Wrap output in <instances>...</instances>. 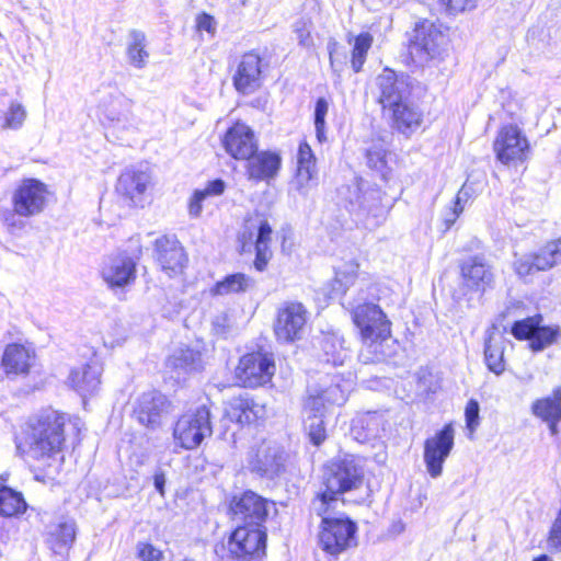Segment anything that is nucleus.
<instances>
[{"label": "nucleus", "mask_w": 561, "mask_h": 561, "mask_svg": "<svg viewBox=\"0 0 561 561\" xmlns=\"http://www.w3.org/2000/svg\"><path fill=\"white\" fill-rule=\"evenodd\" d=\"M376 84L379 90V103L383 108H391L400 103L407 101L410 95V87L407 79L399 77L391 69H383L377 77Z\"/></svg>", "instance_id": "19"}, {"label": "nucleus", "mask_w": 561, "mask_h": 561, "mask_svg": "<svg viewBox=\"0 0 561 561\" xmlns=\"http://www.w3.org/2000/svg\"><path fill=\"white\" fill-rule=\"evenodd\" d=\"M503 344L504 339L501 335H491L485 341L484 360L488 368L495 375H501L505 370Z\"/></svg>", "instance_id": "37"}, {"label": "nucleus", "mask_w": 561, "mask_h": 561, "mask_svg": "<svg viewBox=\"0 0 561 561\" xmlns=\"http://www.w3.org/2000/svg\"><path fill=\"white\" fill-rule=\"evenodd\" d=\"M321 348L324 360L334 366L343 365L348 357V352L344 346V340L336 334H327L322 337Z\"/></svg>", "instance_id": "39"}, {"label": "nucleus", "mask_w": 561, "mask_h": 561, "mask_svg": "<svg viewBox=\"0 0 561 561\" xmlns=\"http://www.w3.org/2000/svg\"><path fill=\"white\" fill-rule=\"evenodd\" d=\"M359 264L355 261H347L335 271V283L340 285L339 290L343 294L354 284L358 276Z\"/></svg>", "instance_id": "42"}, {"label": "nucleus", "mask_w": 561, "mask_h": 561, "mask_svg": "<svg viewBox=\"0 0 561 561\" xmlns=\"http://www.w3.org/2000/svg\"><path fill=\"white\" fill-rule=\"evenodd\" d=\"M255 282L243 273H236L226 276L215 284L211 289L214 295H230L245 293L254 287Z\"/></svg>", "instance_id": "36"}, {"label": "nucleus", "mask_w": 561, "mask_h": 561, "mask_svg": "<svg viewBox=\"0 0 561 561\" xmlns=\"http://www.w3.org/2000/svg\"><path fill=\"white\" fill-rule=\"evenodd\" d=\"M266 528L238 526L228 541L231 561H261L266 548Z\"/></svg>", "instance_id": "6"}, {"label": "nucleus", "mask_w": 561, "mask_h": 561, "mask_svg": "<svg viewBox=\"0 0 561 561\" xmlns=\"http://www.w3.org/2000/svg\"><path fill=\"white\" fill-rule=\"evenodd\" d=\"M358 216L367 219V225L378 226L383 220L388 207L382 204V196L378 190H369L358 197Z\"/></svg>", "instance_id": "29"}, {"label": "nucleus", "mask_w": 561, "mask_h": 561, "mask_svg": "<svg viewBox=\"0 0 561 561\" xmlns=\"http://www.w3.org/2000/svg\"><path fill=\"white\" fill-rule=\"evenodd\" d=\"M27 116V112L25 107L16 101H12L9 105V108L4 115V123L2 128L4 129H20Z\"/></svg>", "instance_id": "43"}, {"label": "nucleus", "mask_w": 561, "mask_h": 561, "mask_svg": "<svg viewBox=\"0 0 561 561\" xmlns=\"http://www.w3.org/2000/svg\"><path fill=\"white\" fill-rule=\"evenodd\" d=\"M462 285L471 291L485 293L493 288L495 275L493 266L481 255H472L460 264Z\"/></svg>", "instance_id": "17"}, {"label": "nucleus", "mask_w": 561, "mask_h": 561, "mask_svg": "<svg viewBox=\"0 0 561 561\" xmlns=\"http://www.w3.org/2000/svg\"><path fill=\"white\" fill-rule=\"evenodd\" d=\"M455 431L451 424H446L434 436L424 443V462L428 474L438 478L443 473V465L454 447Z\"/></svg>", "instance_id": "15"}, {"label": "nucleus", "mask_w": 561, "mask_h": 561, "mask_svg": "<svg viewBox=\"0 0 561 561\" xmlns=\"http://www.w3.org/2000/svg\"><path fill=\"white\" fill-rule=\"evenodd\" d=\"M146 47V34L139 30L129 31L126 55L128 62L133 67L137 69H142L146 67L149 58V53Z\"/></svg>", "instance_id": "34"}, {"label": "nucleus", "mask_w": 561, "mask_h": 561, "mask_svg": "<svg viewBox=\"0 0 561 561\" xmlns=\"http://www.w3.org/2000/svg\"><path fill=\"white\" fill-rule=\"evenodd\" d=\"M275 373V363L270 354L256 352L240 358L237 377L244 387L255 388L271 381Z\"/></svg>", "instance_id": "11"}, {"label": "nucleus", "mask_w": 561, "mask_h": 561, "mask_svg": "<svg viewBox=\"0 0 561 561\" xmlns=\"http://www.w3.org/2000/svg\"><path fill=\"white\" fill-rule=\"evenodd\" d=\"M247 161L248 179L256 182L270 183L276 178L282 165L280 156L272 151H256Z\"/></svg>", "instance_id": "24"}, {"label": "nucleus", "mask_w": 561, "mask_h": 561, "mask_svg": "<svg viewBox=\"0 0 561 561\" xmlns=\"http://www.w3.org/2000/svg\"><path fill=\"white\" fill-rule=\"evenodd\" d=\"M27 504L21 492L7 485H0V515L16 516L26 511Z\"/></svg>", "instance_id": "38"}, {"label": "nucleus", "mask_w": 561, "mask_h": 561, "mask_svg": "<svg viewBox=\"0 0 561 561\" xmlns=\"http://www.w3.org/2000/svg\"><path fill=\"white\" fill-rule=\"evenodd\" d=\"M364 482V469L352 456L330 461L323 468L322 483L334 495L357 490Z\"/></svg>", "instance_id": "4"}, {"label": "nucleus", "mask_w": 561, "mask_h": 561, "mask_svg": "<svg viewBox=\"0 0 561 561\" xmlns=\"http://www.w3.org/2000/svg\"><path fill=\"white\" fill-rule=\"evenodd\" d=\"M559 335V328L541 327L538 324V329L531 339L530 347L535 352L542 351L547 346L556 342Z\"/></svg>", "instance_id": "44"}, {"label": "nucleus", "mask_w": 561, "mask_h": 561, "mask_svg": "<svg viewBox=\"0 0 561 561\" xmlns=\"http://www.w3.org/2000/svg\"><path fill=\"white\" fill-rule=\"evenodd\" d=\"M446 44V35L428 20L415 24L410 44L411 55L421 60H427L438 56Z\"/></svg>", "instance_id": "13"}, {"label": "nucleus", "mask_w": 561, "mask_h": 561, "mask_svg": "<svg viewBox=\"0 0 561 561\" xmlns=\"http://www.w3.org/2000/svg\"><path fill=\"white\" fill-rule=\"evenodd\" d=\"M271 234H272V228H271L270 224L266 220L261 221V224L257 228L255 247L263 245L264 248H270Z\"/></svg>", "instance_id": "60"}, {"label": "nucleus", "mask_w": 561, "mask_h": 561, "mask_svg": "<svg viewBox=\"0 0 561 561\" xmlns=\"http://www.w3.org/2000/svg\"><path fill=\"white\" fill-rule=\"evenodd\" d=\"M169 407L170 402L164 394L151 390L138 397L134 414L141 425L156 430L161 425L162 417L168 413Z\"/></svg>", "instance_id": "18"}, {"label": "nucleus", "mask_w": 561, "mask_h": 561, "mask_svg": "<svg viewBox=\"0 0 561 561\" xmlns=\"http://www.w3.org/2000/svg\"><path fill=\"white\" fill-rule=\"evenodd\" d=\"M305 430L310 442L314 446H320L327 438L324 426V413H306Z\"/></svg>", "instance_id": "41"}, {"label": "nucleus", "mask_w": 561, "mask_h": 561, "mask_svg": "<svg viewBox=\"0 0 561 561\" xmlns=\"http://www.w3.org/2000/svg\"><path fill=\"white\" fill-rule=\"evenodd\" d=\"M167 366L175 374V378L180 380L187 374L201 371L204 368V359L198 351L181 348L168 358Z\"/></svg>", "instance_id": "26"}, {"label": "nucleus", "mask_w": 561, "mask_h": 561, "mask_svg": "<svg viewBox=\"0 0 561 561\" xmlns=\"http://www.w3.org/2000/svg\"><path fill=\"white\" fill-rule=\"evenodd\" d=\"M390 110L392 112L393 127L404 135L412 134L422 124L423 113L408 101H404Z\"/></svg>", "instance_id": "30"}, {"label": "nucleus", "mask_w": 561, "mask_h": 561, "mask_svg": "<svg viewBox=\"0 0 561 561\" xmlns=\"http://www.w3.org/2000/svg\"><path fill=\"white\" fill-rule=\"evenodd\" d=\"M308 311L301 302L285 301L277 310L274 333L282 342L300 340L307 323Z\"/></svg>", "instance_id": "9"}, {"label": "nucleus", "mask_w": 561, "mask_h": 561, "mask_svg": "<svg viewBox=\"0 0 561 561\" xmlns=\"http://www.w3.org/2000/svg\"><path fill=\"white\" fill-rule=\"evenodd\" d=\"M206 198L205 193L201 190H196L188 201V214L193 218L201 216L203 210V202Z\"/></svg>", "instance_id": "58"}, {"label": "nucleus", "mask_w": 561, "mask_h": 561, "mask_svg": "<svg viewBox=\"0 0 561 561\" xmlns=\"http://www.w3.org/2000/svg\"><path fill=\"white\" fill-rule=\"evenodd\" d=\"M327 48L331 69L334 75L340 77L346 64V53L334 38L328 41Z\"/></svg>", "instance_id": "45"}, {"label": "nucleus", "mask_w": 561, "mask_h": 561, "mask_svg": "<svg viewBox=\"0 0 561 561\" xmlns=\"http://www.w3.org/2000/svg\"><path fill=\"white\" fill-rule=\"evenodd\" d=\"M137 257L126 252L106 256L101 266V276L111 289L126 288L135 283Z\"/></svg>", "instance_id": "12"}, {"label": "nucleus", "mask_w": 561, "mask_h": 561, "mask_svg": "<svg viewBox=\"0 0 561 561\" xmlns=\"http://www.w3.org/2000/svg\"><path fill=\"white\" fill-rule=\"evenodd\" d=\"M469 197V187L465 184L458 191L453 208H450L444 217L445 230H448L455 224L459 215L463 211V203H466Z\"/></svg>", "instance_id": "46"}, {"label": "nucleus", "mask_w": 561, "mask_h": 561, "mask_svg": "<svg viewBox=\"0 0 561 561\" xmlns=\"http://www.w3.org/2000/svg\"><path fill=\"white\" fill-rule=\"evenodd\" d=\"M540 321V316L529 317L524 320L516 321L512 327V334L518 340L531 341Z\"/></svg>", "instance_id": "47"}, {"label": "nucleus", "mask_w": 561, "mask_h": 561, "mask_svg": "<svg viewBox=\"0 0 561 561\" xmlns=\"http://www.w3.org/2000/svg\"><path fill=\"white\" fill-rule=\"evenodd\" d=\"M154 247L157 261L164 272L171 275L183 270L187 259L176 238L163 236L156 240Z\"/></svg>", "instance_id": "23"}, {"label": "nucleus", "mask_w": 561, "mask_h": 561, "mask_svg": "<svg viewBox=\"0 0 561 561\" xmlns=\"http://www.w3.org/2000/svg\"><path fill=\"white\" fill-rule=\"evenodd\" d=\"M329 111V102L324 98H319L314 106V128L316 135L320 142L327 139L325 137V116Z\"/></svg>", "instance_id": "48"}, {"label": "nucleus", "mask_w": 561, "mask_h": 561, "mask_svg": "<svg viewBox=\"0 0 561 561\" xmlns=\"http://www.w3.org/2000/svg\"><path fill=\"white\" fill-rule=\"evenodd\" d=\"M197 31L207 32L210 36H215L217 30V22L215 18L206 12H202L196 16Z\"/></svg>", "instance_id": "57"}, {"label": "nucleus", "mask_w": 561, "mask_h": 561, "mask_svg": "<svg viewBox=\"0 0 561 561\" xmlns=\"http://www.w3.org/2000/svg\"><path fill=\"white\" fill-rule=\"evenodd\" d=\"M496 158L504 164L523 162L527 159L530 147L526 136L516 125L501 128L493 144Z\"/></svg>", "instance_id": "14"}, {"label": "nucleus", "mask_w": 561, "mask_h": 561, "mask_svg": "<svg viewBox=\"0 0 561 561\" xmlns=\"http://www.w3.org/2000/svg\"><path fill=\"white\" fill-rule=\"evenodd\" d=\"M549 244V249H551L552 252H550V254H552V256L556 259L557 263L560 264L561 263V238L554 240V241H551V242H548Z\"/></svg>", "instance_id": "64"}, {"label": "nucleus", "mask_w": 561, "mask_h": 561, "mask_svg": "<svg viewBox=\"0 0 561 561\" xmlns=\"http://www.w3.org/2000/svg\"><path fill=\"white\" fill-rule=\"evenodd\" d=\"M47 195L44 183L36 179H26L13 192L12 206L20 217H33L45 209Z\"/></svg>", "instance_id": "10"}, {"label": "nucleus", "mask_w": 561, "mask_h": 561, "mask_svg": "<svg viewBox=\"0 0 561 561\" xmlns=\"http://www.w3.org/2000/svg\"><path fill=\"white\" fill-rule=\"evenodd\" d=\"M261 57L253 51L241 57L232 77L236 90L242 94H251L262 84Z\"/></svg>", "instance_id": "21"}, {"label": "nucleus", "mask_w": 561, "mask_h": 561, "mask_svg": "<svg viewBox=\"0 0 561 561\" xmlns=\"http://www.w3.org/2000/svg\"><path fill=\"white\" fill-rule=\"evenodd\" d=\"M271 255L272 253L270 251V248H264L263 245L255 247L254 267L259 272H263L267 266Z\"/></svg>", "instance_id": "61"}, {"label": "nucleus", "mask_w": 561, "mask_h": 561, "mask_svg": "<svg viewBox=\"0 0 561 561\" xmlns=\"http://www.w3.org/2000/svg\"><path fill=\"white\" fill-rule=\"evenodd\" d=\"M225 187H226V183L220 179H216L214 181H210L207 184V186L201 191L205 193L206 197L209 195L218 196L224 193Z\"/></svg>", "instance_id": "63"}, {"label": "nucleus", "mask_w": 561, "mask_h": 561, "mask_svg": "<svg viewBox=\"0 0 561 561\" xmlns=\"http://www.w3.org/2000/svg\"><path fill=\"white\" fill-rule=\"evenodd\" d=\"M267 501L252 491H245L240 496H234L230 511L233 519L245 526L265 527L268 515Z\"/></svg>", "instance_id": "16"}, {"label": "nucleus", "mask_w": 561, "mask_h": 561, "mask_svg": "<svg viewBox=\"0 0 561 561\" xmlns=\"http://www.w3.org/2000/svg\"><path fill=\"white\" fill-rule=\"evenodd\" d=\"M480 413V405L477 400L470 399L466 405L465 410V417H466V425L467 428L473 433L477 427L479 426V416Z\"/></svg>", "instance_id": "56"}, {"label": "nucleus", "mask_w": 561, "mask_h": 561, "mask_svg": "<svg viewBox=\"0 0 561 561\" xmlns=\"http://www.w3.org/2000/svg\"><path fill=\"white\" fill-rule=\"evenodd\" d=\"M531 412L542 421L561 419V387L554 388L551 396L535 400Z\"/></svg>", "instance_id": "35"}, {"label": "nucleus", "mask_w": 561, "mask_h": 561, "mask_svg": "<svg viewBox=\"0 0 561 561\" xmlns=\"http://www.w3.org/2000/svg\"><path fill=\"white\" fill-rule=\"evenodd\" d=\"M550 252L552 251L549 249V244L547 243L537 253L530 254L534 257V265L537 272L548 271L558 264Z\"/></svg>", "instance_id": "53"}, {"label": "nucleus", "mask_w": 561, "mask_h": 561, "mask_svg": "<svg viewBox=\"0 0 561 561\" xmlns=\"http://www.w3.org/2000/svg\"><path fill=\"white\" fill-rule=\"evenodd\" d=\"M337 499L336 495L331 493L329 490H324L319 493L316 499L311 502V510L318 516L328 517L327 514L330 512L332 507L336 504Z\"/></svg>", "instance_id": "49"}, {"label": "nucleus", "mask_w": 561, "mask_h": 561, "mask_svg": "<svg viewBox=\"0 0 561 561\" xmlns=\"http://www.w3.org/2000/svg\"><path fill=\"white\" fill-rule=\"evenodd\" d=\"M66 415L47 409L31 417L23 437L16 442V449L35 460L46 461L62 450Z\"/></svg>", "instance_id": "2"}, {"label": "nucleus", "mask_w": 561, "mask_h": 561, "mask_svg": "<svg viewBox=\"0 0 561 561\" xmlns=\"http://www.w3.org/2000/svg\"><path fill=\"white\" fill-rule=\"evenodd\" d=\"M297 164L298 167L296 182L298 185V190L305 193L304 190L308 186L309 182L312 181L317 174L316 157L307 142H301L299 145Z\"/></svg>", "instance_id": "33"}, {"label": "nucleus", "mask_w": 561, "mask_h": 561, "mask_svg": "<svg viewBox=\"0 0 561 561\" xmlns=\"http://www.w3.org/2000/svg\"><path fill=\"white\" fill-rule=\"evenodd\" d=\"M386 150L382 148H370L367 150V160L370 167L380 169L385 164Z\"/></svg>", "instance_id": "62"}, {"label": "nucleus", "mask_w": 561, "mask_h": 561, "mask_svg": "<svg viewBox=\"0 0 561 561\" xmlns=\"http://www.w3.org/2000/svg\"><path fill=\"white\" fill-rule=\"evenodd\" d=\"M224 147L232 158L247 160L257 151V140L253 130L243 123L231 126L222 140Z\"/></svg>", "instance_id": "20"}, {"label": "nucleus", "mask_w": 561, "mask_h": 561, "mask_svg": "<svg viewBox=\"0 0 561 561\" xmlns=\"http://www.w3.org/2000/svg\"><path fill=\"white\" fill-rule=\"evenodd\" d=\"M547 545L551 552H561V508L550 528Z\"/></svg>", "instance_id": "54"}, {"label": "nucleus", "mask_w": 561, "mask_h": 561, "mask_svg": "<svg viewBox=\"0 0 561 561\" xmlns=\"http://www.w3.org/2000/svg\"><path fill=\"white\" fill-rule=\"evenodd\" d=\"M136 556L141 561H163L164 559L163 551L147 541L137 542Z\"/></svg>", "instance_id": "50"}, {"label": "nucleus", "mask_w": 561, "mask_h": 561, "mask_svg": "<svg viewBox=\"0 0 561 561\" xmlns=\"http://www.w3.org/2000/svg\"><path fill=\"white\" fill-rule=\"evenodd\" d=\"M514 271L522 278L534 275L537 273V270L534 265V257L530 254L517 257L514 261Z\"/></svg>", "instance_id": "55"}, {"label": "nucleus", "mask_w": 561, "mask_h": 561, "mask_svg": "<svg viewBox=\"0 0 561 561\" xmlns=\"http://www.w3.org/2000/svg\"><path fill=\"white\" fill-rule=\"evenodd\" d=\"M356 533V523L346 516L323 517L319 543L329 554L337 556L357 546Z\"/></svg>", "instance_id": "5"}, {"label": "nucleus", "mask_w": 561, "mask_h": 561, "mask_svg": "<svg viewBox=\"0 0 561 561\" xmlns=\"http://www.w3.org/2000/svg\"><path fill=\"white\" fill-rule=\"evenodd\" d=\"M378 287L370 284L365 290L362 288L353 301L347 302V309L351 311L352 319L360 330L362 340L366 352L371 356H366L362 351L360 356L365 362H380L385 359L382 350L383 342L391 335V322L381 308L375 304Z\"/></svg>", "instance_id": "1"}, {"label": "nucleus", "mask_w": 561, "mask_h": 561, "mask_svg": "<svg viewBox=\"0 0 561 561\" xmlns=\"http://www.w3.org/2000/svg\"><path fill=\"white\" fill-rule=\"evenodd\" d=\"M20 215L14 210H5L2 214V220L10 232L24 228V221L18 218Z\"/></svg>", "instance_id": "59"}, {"label": "nucleus", "mask_w": 561, "mask_h": 561, "mask_svg": "<svg viewBox=\"0 0 561 561\" xmlns=\"http://www.w3.org/2000/svg\"><path fill=\"white\" fill-rule=\"evenodd\" d=\"M150 183V175L134 168L125 169L117 179L116 192L128 205L138 206Z\"/></svg>", "instance_id": "22"}, {"label": "nucleus", "mask_w": 561, "mask_h": 561, "mask_svg": "<svg viewBox=\"0 0 561 561\" xmlns=\"http://www.w3.org/2000/svg\"><path fill=\"white\" fill-rule=\"evenodd\" d=\"M478 0H439L440 7L449 15H457L477 7Z\"/></svg>", "instance_id": "52"}, {"label": "nucleus", "mask_w": 561, "mask_h": 561, "mask_svg": "<svg viewBox=\"0 0 561 561\" xmlns=\"http://www.w3.org/2000/svg\"><path fill=\"white\" fill-rule=\"evenodd\" d=\"M76 539V524L72 520L61 522L51 527L46 537L48 548L56 554L69 551Z\"/></svg>", "instance_id": "31"}, {"label": "nucleus", "mask_w": 561, "mask_h": 561, "mask_svg": "<svg viewBox=\"0 0 561 561\" xmlns=\"http://www.w3.org/2000/svg\"><path fill=\"white\" fill-rule=\"evenodd\" d=\"M371 45L373 36L367 32L360 33L354 38L351 64L355 72H359L362 70Z\"/></svg>", "instance_id": "40"}, {"label": "nucleus", "mask_w": 561, "mask_h": 561, "mask_svg": "<svg viewBox=\"0 0 561 561\" xmlns=\"http://www.w3.org/2000/svg\"><path fill=\"white\" fill-rule=\"evenodd\" d=\"M34 354L21 344L7 345L3 356L2 366L7 375H25L32 366Z\"/></svg>", "instance_id": "28"}, {"label": "nucleus", "mask_w": 561, "mask_h": 561, "mask_svg": "<svg viewBox=\"0 0 561 561\" xmlns=\"http://www.w3.org/2000/svg\"><path fill=\"white\" fill-rule=\"evenodd\" d=\"M211 434V413L206 404L184 413L176 421L173 430L175 442L187 450L197 448Z\"/></svg>", "instance_id": "3"}, {"label": "nucleus", "mask_w": 561, "mask_h": 561, "mask_svg": "<svg viewBox=\"0 0 561 561\" xmlns=\"http://www.w3.org/2000/svg\"><path fill=\"white\" fill-rule=\"evenodd\" d=\"M245 461L251 473L273 480L285 471L286 454L276 443L264 440L249 450Z\"/></svg>", "instance_id": "7"}, {"label": "nucleus", "mask_w": 561, "mask_h": 561, "mask_svg": "<svg viewBox=\"0 0 561 561\" xmlns=\"http://www.w3.org/2000/svg\"><path fill=\"white\" fill-rule=\"evenodd\" d=\"M293 31L296 34L298 44L301 47L309 48L313 45L311 36V23L305 19H300L293 24Z\"/></svg>", "instance_id": "51"}, {"label": "nucleus", "mask_w": 561, "mask_h": 561, "mask_svg": "<svg viewBox=\"0 0 561 561\" xmlns=\"http://www.w3.org/2000/svg\"><path fill=\"white\" fill-rule=\"evenodd\" d=\"M227 416L239 424H251L263 414V407L248 396L234 397L226 410Z\"/></svg>", "instance_id": "27"}, {"label": "nucleus", "mask_w": 561, "mask_h": 561, "mask_svg": "<svg viewBox=\"0 0 561 561\" xmlns=\"http://www.w3.org/2000/svg\"><path fill=\"white\" fill-rule=\"evenodd\" d=\"M381 416L376 412H366L352 420L351 434L359 443L375 438L379 434Z\"/></svg>", "instance_id": "32"}, {"label": "nucleus", "mask_w": 561, "mask_h": 561, "mask_svg": "<svg viewBox=\"0 0 561 561\" xmlns=\"http://www.w3.org/2000/svg\"><path fill=\"white\" fill-rule=\"evenodd\" d=\"M347 400V391L339 378H325L308 388L304 402L305 413H327L334 407H342Z\"/></svg>", "instance_id": "8"}, {"label": "nucleus", "mask_w": 561, "mask_h": 561, "mask_svg": "<svg viewBox=\"0 0 561 561\" xmlns=\"http://www.w3.org/2000/svg\"><path fill=\"white\" fill-rule=\"evenodd\" d=\"M102 366L96 360L70 370L67 382L81 397L92 394L101 383Z\"/></svg>", "instance_id": "25"}]
</instances>
